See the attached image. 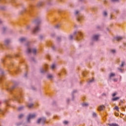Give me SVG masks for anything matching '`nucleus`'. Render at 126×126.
Wrapping results in <instances>:
<instances>
[{"instance_id":"nucleus-1","label":"nucleus","mask_w":126,"mask_h":126,"mask_svg":"<svg viewBox=\"0 0 126 126\" xmlns=\"http://www.w3.org/2000/svg\"><path fill=\"white\" fill-rule=\"evenodd\" d=\"M41 22H42V20L40 19H37L33 21V23L35 24V25H36V26L32 31L33 33H36V32H38V31H40V28L38 25H39Z\"/></svg>"},{"instance_id":"nucleus-2","label":"nucleus","mask_w":126,"mask_h":126,"mask_svg":"<svg viewBox=\"0 0 126 126\" xmlns=\"http://www.w3.org/2000/svg\"><path fill=\"white\" fill-rule=\"evenodd\" d=\"M27 54H31L32 53L34 55H36L37 53V49L36 48H32L31 47L29 46L26 51Z\"/></svg>"},{"instance_id":"nucleus-3","label":"nucleus","mask_w":126,"mask_h":126,"mask_svg":"<svg viewBox=\"0 0 126 126\" xmlns=\"http://www.w3.org/2000/svg\"><path fill=\"white\" fill-rule=\"evenodd\" d=\"M35 117H36V115L35 114L29 115L27 117L28 123H29V122L30 121V120H31V119H34V118H35Z\"/></svg>"},{"instance_id":"nucleus-4","label":"nucleus","mask_w":126,"mask_h":126,"mask_svg":"<svg viewBox=\"0 0 126 126\" xmlns=\"http://www.w3.org/2000/svg\"><path fill=\"white\" fill-rule=\"evenodd\" d=\"M45 122H46V118H39L37 120V124H40V123H42V124H44Z\"/></svg>"},{"instance_id":"nucleus-5","label":"nucleus","mask_w":126,"mask_h":126,"mask_svg":"<svg viewBox=\"0 0 126 126\" xmlns=\"http://www.w3.org/2000/svg\"><path fill=\"white\" fill-rule=\"evenodd\" d=\"M78 35L79 36H77L76 37V40H77L78 41L79 40H80V39H82V32H78Z\"/></svg>"},{"instance_id":"nucleus-6","label":"nucleus","mask_w":126,"mask_h":126,"mask_svg":"<svg viewBox=\"0 0 126 126\" xmlns=\"http://www.w3.org/2000/svg\"><path fill=\"white\" fill-rule=\"evenodd\" d=\"M99 35H94L93 36V39L94 41H97V40H98V39H99Z\"/></svg>"},{"instance_id":"nucleus-7","label":"nucleus","mask_w":126,"mask_h":126,"mask_svg":"<svg viewBox=\"0 0 126 126\" xmlns=\"http://www.w3.org/2000/svg\"><path fill=\"white\" fill-rule=\"evenodd\" d=\"M41 73H45V72H46L47 71V67L45 68H41L40 70Z\"/></svg>"},{"instance_id":"nucleus-8","label":"nucleus","mask_w":126,"mask_h":126,"mask_svg":"<svg viewBox=\"0 0 126 126\" xmlns=\"http://www.w3.org/2000/svg\"><path fill=\"white\" fill-rule=\"evenodd\" d=\"M104 109H105V106L104 105H100L98 107L99 111H103V110H104Z\"/></svg>"},{"instance_id":"nucleus-9","label":"nucleus","mask_w":126,"mask_h":126,"mask_svg":"<svg viewBox=\"0 0 126 126\" xmlns=\"http://www.w3.org/2000/svg\"><path fill=\"white\" fill-rule=\"evenodd\" d=\"M26 41V38L25 37H22L19 39V41L21 43H23V42H25Z\"/></svg>"},{"instance_id":"nucleus-10","label":"nucleus","mask_w":126,"mask_h":126,"mask_svg":"<svg viewBox=\"0 0 126 126\" xmlns=\"http://www.w3.org/2000/svg\"><path fill=\"white\" fill-rule=\"evenodd\" d=\"M47 78L48 79H52V78H54V76H53V75H52V74H48V75H47Z\"/></svg>"},{"instance_id":"nucleus-11","label":"nucleus","mask_w":126,"mask_h":126,"mask_svg":"<svg viewBox=\"0 0 126 126\" xmlns=\"http://www.w3.org/2000/svg\"><path fill=\"white\" fill-rule=\"evenodd\" d=\"M117 41H121V40H123V37L122 36H117L115 38Z\"/></svg>"},{"instance_id":"nucleus-12","label":"nucleus","mask_w":126,"mask_h":126,"mask_svg":"<svg viewBox=\"0 0 126 126\" xmlns=\"http://www.w3.org/2000/svg\"><path fill=\"white\" fill-rule=\"evenodd\" d=\"M108 126H119V125L115 123H112V124H109Z\"/></svg>"},{"instance_id":"nucleus-13","label":"nucleus","mask_w":126,"mask_h":126,"mask_svg":"<svg viewBox=\"0 0 126 126\" xmlns=\"http://www.w3.org/2000/svg\"><path fill=\"white\" fill-rule=\"evenodd\" d=\"M50 67H51V69H55V68H56V64H52L50 66Z\"/></svg>"},{"instance_id":"nucleus-14","label":"nucleus","mask_w":126,"mask_h":126,"mask_svg":"<svg viewBox=\"0 0 126 126\" xmlns=\"http://www.w3.org/2000/svg\"><path fill=\"white\" fill-rule=\"evenodd\" d=\"M43 5V2H38L37 3V6L38 7H40V6H42Z\"/></svg>"},{"instance_id":"nucleus-15","label":"nucleus","mask_w":126,"mask_h":126,"mask_svg":"<svg viewBox=\"0 0 126 126\" xmlns=\"http://www.w3.org/2000/svg\"><path fill=\"white\" fill-rule=\"evenodd\" d=\"M26 30H31V26L30 25H27L26 28Z\"/></svg>"},{"instance_id":"nucleus-16","label":"nucleus","mask_w":126,"mask_h":126,"mask_svg":"<svg viewBox=\"0 0 126 126\" xmlns=\"http://www.w3.org/2000/svg\"><path fill=\"white\" fill-rule=\"evenodd\" d=\"M115 75H116V74H115L114 73H111L110 74H109V77H114V76H115Z\"/></svg>"},{"instance_id":"nucleus-17","label":"nucleus","mask_w":126,"mask_h":126,"mask_svg":"<svg viewBox=\"0 0 126 126\" xmlns=\"http://www.w3.org/2000/svg\"><path fill=\"white\" fill-rule=\"evenodd\" d=\"M10 42V40L6 39V40H5V45H7V44H8Z\"/></svg>"},{"instance_id":"nucleus-18","label":"nucleus","mask_w":126,"mask_h":126,"mask_svg":"<svg viewBox=\"0 0 126 126\" xmlns=\"http://www.w3.org/2000/svg\"><path fill=\"white\" fill-rule=\"evenodd\" d=\"M120 99L119 97H116L112 99L113 101H117V100H119Z\"/></svg>"},{"instance_id":"nucleus-19","label":"nucleus","mask_w":126,"mask_h":126,"mask_svg":"<svg viewBox=\"0 0 126 126\" xmlns=\"http://www.w3.org/2000/svg\"><path fill=\"white\" fill-rule=\"evenodd\" d=\"M93 116L94 118H96V117H97V114L95 112L93 113Z\"/></svg>"},{"instance_id":"nucleus-20","label":"nucleus","mask_w":126,"mask_h":126,"mask_svg":"<svg viewBox=\"0 0 126 126\" xmlns=\"http://www.w3.org/2000/svg\"><path fill=\"white\" fill-rule=\"evenodd\" d=\"M28 107H29V108H32V107H33V104L32 103L29 104Z\"/></svg>"},{"instance_id":"nucleus-21","label":"nucleus","mask_w":126,"mask_h":126,"mask_svg":"<svg viewBox=\"0 0 126 126\" xmlns=\"http://www.w3.org/2000/svg\"><path fill=\"white\" fill-rule=\"evenodd\" d=\"M107 14H108L107 13V12L106 11L103 12V16H107Z\"/></svg>"},{"instance_id":"nucleus-22","label":"nucleus","mask_w":126,"mask_h":126,"mask_svg":"<svg viewBox=\"0 0 126 126\" xmlns=\"http://www.w3.org/2000/svg\"><path fill=\"white\" fill-rule=\"evenodd\" d=\"M69 40H72V39H73V36L72 35H70L69 36Z\"/></svg>"},{"instance_id":"nucleus-23","label":"nucleus","mask_w":126,"mask_h":126,"mask_svg":"<svg viewBox=\"0 0 126 126\" xmlns=\"http://www.w3.org/2000/svg\"><path fill=\"white\" fill-rule=\"evenodd\" d=\"M83 106L84 107H87V106H88V103H83Z\"/></svg>"},{"instance_id":"nucleus-24","label":"nucleus","mask_w":126,"mask_h":126,"mask_svg":"<svg viewBox=\"0 0 126 126\" xmlns=\"http://www.w3.org/2000/svg\"><path fill=\"white\" fill-rule=\"evenodd\" d=\"M22 109H23V106H21V107H19V108H18V110L19 111H21V110H22Z\"/></svg>"},{"instance_id":"nucleus-25","label":"nucleus","mask_w":126,"mask_h":126,"mask_svg":"<svg viewBox=\"0 0 126 126\" xmlns=\"http://www.w3.org/2000/svg\"><path fill=\"white\" fill-rule=\"evenodd\" d=\"M23 116H24L23 114H20L18 118H19V119H21V118H23Z\"/></svg>"},{"instance_id":"nucleus-26","label":"nucleus","mask_w":126,"mask_h":126,"mask_svg":"<svg viewBox=\"0 0 126 126\" xmlns=\"http://www.w3.org/2000/svg\"><path fill=\"white\" fill-rule=\"evenodd\" d=\"M94 81V79H92L91 80H90L89 83H91Z\"/></svg>"},{"instance_id":"nucleus-27","label":"nucleus","mask_w":126,"mask_h":126,"mask_svg":"<svg viewBox=\"0 0 126 126\" xmlns=\"http://www.w3.org/2000/svg\"><path fill=\"white\" fill-rule=\"evenodd\" d=\"M81 19V16L78 17V18H77L78 21H80Z\"/></svg>"},{"instance_id":"nucleus-28","label":"nucleus","mask_w":126,"mask_h":126,"mask_svg":"<svg viewBox=\"0 0 126 126\" xmlns=\"http://www.w3.org/2000/svg\"><path fill=\"white\" fill-rule=\"evenodd\" d=\"M63 124L64 125H67V124H68V121H64Z\"/></svg>"},{"instance_id":"nucleus-29","label":"nucleus","mask_w":126,"mask_h":126,"mask_svg":"<svg viewBox=\"0 0 126 126\" xmlns=\"http://www.w3.org/2000/svg\"><path fill=\"white\" fill-rule=\"evenodd\" d=\"M111 52L113 53V54H115V53H116V50H111Z\"/></svg>"},{"instance_id":"nucleus-30","label":"nucleus","mask_w":126,"mask_h":126,"mask_svg":"<svg viewBox=\"0 0 126 126\" xmlns=\"http://www.w3.org/2000/svg\"><path fill=\"white\" fill-rule=\"evenodd\" d=\"M116 95H117V93H116L112 94L113 97H115V96H116Z\"/></svg>"},{"instance_id":"nucleus-31","label":"nucleus","mask_w":126,"mask_h":126,"mask_svg":"<svg viewBox=\"0 0 126 126\" xmlns=\"http://www.w3.org/2000/svg\"><path fill=\"white\" fill-rule=\"evenodd\" d=\"M115 109L116 110H117V111H119V107H118V106H115Z\"/></svg>"},{"instance_id":"nucleus-32","label":"nucleus","mask_w":126,"mask_h":126,"mask_svg":"<svg viewBox=\"0 0 126 126\" xmlns=\"http://www.w3.org/2000/svg\"><path fill=\"white\" fill-rule=\"evenodd\" d=\"M39 38H40V39H43L44 36H43V35H40V36H39Z\"/></svg>"},{"instance_id":"nucleus-33","label":"nucleus","mask_w":126,"mask_h":126,"mask_svg":"<svg viewBox=\"0 0 126 126\" xmlns=\"http://www.w3.org/2000/svg\"><path fill=\"white\" fill-rule=\"evenodd\" d=\"M30 44V42H27V44L26 45V46H29Z\"/></svg>"},{"instance_id":"nucleus-34","label":"nucleus","mask_w":126,"mask_h":126,"mask_svg":"<svg viewBox=\"0 0 126 126\" xmlns=\"http://www.w3.org/2000/svg\"><path fill=\"white\" fill-rule=\"evenodd\" d=\"M124 64H125V62H122L121 66H124Z\"/></svg>"},{"instance_id":"nucleus-35","label":"nucleus","mask_w":126,"mask_h":126,"mask_svg":"<svg viewBox=\"0 0 126 126\" xmlns=\"http://www.w3.org/2000/svg\"><path fill=\"white\" fill-rule=\"evenodd\" d=\"M2 30L3 31H5V30H6V28H3Z\"/></svg>"},{"instance_id":"nucleus-36","label":"nucleus","mask_w":126,"mask_h":126,"mask_svg":"<svg viewBox=\"0 0 126 126\" xmlns=\"http://www.w3.org/2000/svg\"><path fill=\"white\" fill-rule=\"evenodd\" d=\"M119 70L120 71V72H123V70L120 68H118Z\"/></svg>"},{"instance_id":"nucleus-37","label":"nucleus","mask_w":126,"mask_h":126,"mask_svg":"<svg viewBox=\"0 0 126 126\" xmlns=\"http://www.w3.org/2000/svg\"><path fill=\"white\" fill-rule=\"evenodd\" d=\"M113 81H115V82H117V81H118V79H114L113 80Z\"/></svg>"},{"instance_id":"nucleus-38","label":"nucleus","mask_w":126,"mask_h":126,"mask_svg":"<svg viewBox=\"0 0 126 126\" xmlns=\"http://www.w3.org/2000/svg\"><path fill=\"white\" fill-rule=\"evenodd\" d=\"M2 20H1V19H0V24H2Z\"/></svg>"},{"instance_id":"nucleus-39","label":"nucleus","mask_w":126,"mask_h":126,"mask_svg":"<svg viewBox=\"0 0 126 126\" xmlns=\"http://www.w3.org/2000/svg\"><path fill=\"white\" fill-rule=\"evenodd\" d=\"M79 13V12L78 11H75V14H78Z\"/></svg>"},{"instance_id":"nucleus-40","label":"nucleus","mask_w":126,"mask_h":126,"mask_svg":"<svg viewBox=\"0 0 126 126\" xmlns=\"http://www.w3.org/2000/svg\"><path fill=\"white\" fill-rule=\"evenodd\" d=\"M111 1H118L119 0H111Z\"/></svg>"},{"instance_id":"nucleus-41","label":"nucleus","mask_w":126,"mask_h":126,"mask_svg":"<svg viewBox=\"0 0 126 126\" xmlns=\"http://www.w3.org/2000/svg\"><path fill=\"white\" fill-rule=\"evenodd\" d=\"M60 25H58L56 26V28H59Z\"/></svg>"},{"instance_id":"nucleus-42","label":"nucleus","mask_w":126,"mask_h":126,"mask_svg":"<svg viewBox=\"0 0 126 126\" xmlns=\"http://www.w3.org/2000/svg\"><path fill=\"white\" fill-rule=\"evenodd\" d=\"M32 90H36V88H34V87H32Z\"/></svg>"},{"instance_id":"nucleus-43","label":"nucleus","mask_w":126,"mask_h":126,"mask_svg":"<svg viewBox=\"0 0 126 126\" xmlns=\"http://www.w3.org/2000/svg\"><path fill=\"white\" fill-rule=\"evenodd\" d=\"M61 37H58V38H57V40H61Z\"/></svg>"},{"instance_id":"nucleus-44","label":"nucleus","mask_w":126,"mask_h":126,"mask_svg":"<svg viewBox=\"0 0 126 126\" xmlns=\"http://www.w3.org/2000/svg\"><path fill=\"white\" fill-rule=\"evenodd\" d=\"M3 74H4L3 72H1V75H3Z\"/></svg>"},{"instance_id":"nucleus-45","label":"nucleus","mask_w":126,"mask_h":126,"mask_svg":"<svg viewBox=\"0 0 126 126\" xmlns=\"http://www.w3.org/2000/svg\"><path fill=\"white\" fill-rule=\"evenodd\" d=\"M52 49H53V50H55V46H53Z\"/></svg>"},{"instance_id":"nucleus-46","label":"nucleus","mask_w":126,"mask_h":126,"mask_svg":"<svg viewBox=\"0 0 126 126\" xmlns=\"http://www.w3.org/2000/svg\"><path fill=\"white\" fill-rule=\"evenodd\" d=\"M74 34H76V32H75L74 33Z\"/></svg>"},{"instance_id":"nucleus-47","label":"nucleus","mask_w":126,"mask_h":126,"mask_svg":"<svg viewBox=\"0 0 126 126\" xmlns=\"http://www.w3.org/2000/svg\"><path fill=\"white\" fill-rule=\"evenodd\" d=\"M83 76H85V75H84V74H83Z\"/></svg>"},{"instance_id":"nucleus-48","label":"nucleus","mask_w":126,"mask_h":126,"mask_svg":"<svg viewBox=\"0 0 126 126\" xmlns=\"http://www.w3.org/2000/svg\"><path fill=\"white\" fill-rule=\"evenodd\" d=\"M25 76L26 77V75H25Z\"/></svg>"}]
</instances>
